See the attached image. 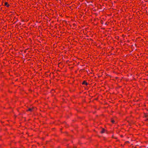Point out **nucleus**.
Returning <instances> with one entry per match:
<instances>
[{"mask_svg": "<svg viewBox=\"0 0 148 148\" xmlns=\"http://www.w3.org/2000/svg\"><path fill=\"white\" fill-rule=\"evenodd\" d=\"M105 132V130L104 129L102 128L101 131V133H103Z\"/></svg>", "mask_w": 148, "mask_h": 148, "instance_id": "f03ea898", "label": "nucleus"}, {"mask_svg": "<svg viewBox=\"0 0 148 148\" xmlns=\"http://www.w3.org/2000/svg\"><path fill=\"white\" fill-rule=\"evenodd\" d=\"M33 110L32 108H29L28 110L27 111H32Z\"/></svg>", "mask_w": 148, "mask_h": 148, "instance_id": "7ed1b4c3", "label": "nucleus"}, {"mask_svg": "<svg viewBox=\"0 0 148 148\" xmlns=\"http://www.w3.org/2000/svg\"><path fill=\"white\" fill-rule=\"evenodd\" d=\"M111 121L112 123H114V120L112 119H111Z\"/></svg>", "mask_w": 148, "mask_h": 148, "instance_id": "39448f33", "label": "nucleus"}, {"mask_svg": "<svg viewBox=\"0 0 148 148\" xmlns=\"http://www.w3.org/2000/svg\"><path fill=\"white\" fill-rule=\"evenodd\" d=\"M5 5L7 6L8 7L9 6V5L8 4V3L7 2L5 3Z\"/></svg>", "mask_w": 148, "mask_h": 148, "instance_id": "20e7f679", "label": "nucleus"}, {"mask_svg": "<svg viewBox=\"0 0 148 148\" xmlns=\"http://www.w3.org/2000/svg\"><path fill=\"white\" fill-rule=\"evenodd\" d=\"M82 84H85L86 85H88V83L85 81H84V82H82Z\"/></svg>", "mask_w": 148, "mask_h": 148, "instance_id": "f257e3e1", "label": "nucleus"}]
</instances>
